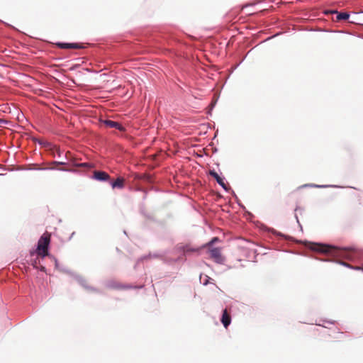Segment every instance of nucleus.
I'll return each instance as SVG.
<instances>
[{"label":"nucleus","mask_w":363,"mask_h":363,"mask_svg":"<svg viewBox=\"0 0 363 363\" xmlns=\"http://www.w3.org/2000/svg\"><path fill=\"white\" fill-rule=\"evenodd\" d=\"M218 241V238H213L207 245H212L213 244H214L216 242Z\"/></svg>","instance_id":"14"},{"label":"nucleus","mask_w":363,"mask_h":363,"mask_svg":"<svg viewBox=\"0 0 363 363\" xmlns=\"http://www.w3.org/2000/svg\"><path fill=\"white\" fill-rule=\"evenodd\" d=\"M106 127L108 128H113L119 130L120 131H125V128L118 122L111 121V120H104L101 121Z\"/></svg>","instance_id":"4"},{"label":"nucleus","mask_w":363,"mask_h":363,"mask_svg":"<svg viewBox=\"0 0 363 363\" xmlns=\"http://www.w3.org/2000/svg\"><path fill=\"white\" fill-rule=\"evenodd\" d=\"M7 121L4 119L0 118V127H2L4 124H6Z\"/></svg>","instance_id":"15"},{"label":"nucleus","mask_w":363,"mask_h":363,"mask_svg":"<svg viewBox=\"0 0 363 363\" xmlns=\"http://www.w3.org/2000/svg\"><path fill=\"white\" fill-rule=\"evenodd\" d=\"M93 178L98 181H107L109 179L110 176L103 171H94Z\"/></svg>","instance_id":"6"},{"label":"nucleus","mask_w":363,"mask_h":363,"mask_svg":"<svg viewBox=\"0 0 363 363\" xmlns=\"http://www.w3.org/2000/svg\"><path fill=\"white\" fill-rule=\"evenodd\" d=\"M50 241V235L45 233L40 238L38 242V254L44 257L48 255V245Z\"/></svg>","instance_id":"2"},{"label":"nucleus","mask_w":363,"mask_h":363,"mask_svg":"<svg viewBox=\"0 0 363 363\" xmlns=\"http://www.w3.org/2000/svg\"><path fill=\"white\" fill-rule=\"evenodd\" d=\"M54 164H66V163L63 162H54Z\"/></svg>","instance_id":"16"},{"label":"nucleus","mask_w":363,"mask_h":363,"mask_svg":"<svg viewBox=\"0 0 363 363\" xmlns=\"http://www.w3.org/2000/svg\"><path fill=\"white\" fill-rule=\"evenodd\" d=\"M111 287L116 289H130L131 286L128 285H123L120 283L113 282Z\"/></svg>","instance_id":"11"},{"label":"nucleus","mask_w":363,"mask_h":363,"mask_svg":"<svg viewBox=\"0 0 363 363\" xmlns=\"http://www.w3.org/2000/svg\"><path fill=\"white\" fill-rule=\"evenodd\" d=\"M190 251H194V250L186 249V250H185V252H186V253H188V252H190Z\"/></svg>","instance_id":"17"},{"label":"nucleus","mask_w":363,"mask_h":363,"mask_svg":"<svg viewBox=\"0 0 363 363\" xmlns=\"http://www.w3.org/2000/svg\"><path fill=\"white\" fill-rule=\"evenodd\" d=\"M309 248L311 249L312 250L318 252L330 254L333 256L340 255L341 254V252L342 251V249L336 247L333 245L316 243V242H310Z\"/></svg>","instance_id":"1"},{"label":"nucleus","mask_w":363,"mask_h":363,"mask_svg":"<svg viewBox=\"0 0 363 363\" xmlns=\"http://www.w3.org/2000/svg\"><path fill=\"white\" fill-rule=\"evenodd\" d=\"M77 158L73 159V166L74 167H92V165L89 163L84 162V163H77Z\"/></svg>","instance_id":"12"},{"label":"nucleus","mask_w":363,"mask_h":363,"mask_svg":"<svg viewBox=\"0 0 363 363\" xmlns=\"http://www.w3.org/2000/svg\"><path fill=\"white\" fill-rule=\"evenodd\" d=\"M209 174L212 176L225 190H228V184L225 183L224 179L221 178L215 170H210Z\"/></svg>","instance_id":"3"},{"label":"nucleus","mask_w":363,"mask_h":363,"mask_svg":"<svg viewBox=\"0 0 363 363\" xmlns=\"http://www.w3.org/2000/svg\"><path fill=\"white\" fill-rule=\"evenodd\" d=\"M124 179L122 177H118L116 181L111 183L112 188H118L122 189L124 186Z\"/></svg>","instance_id":"9"},{"label":"nucleus","mask_w":363,"mask_h":363,"mask_svg":"<svg viewBox=\"0 0 363 363\" xmlns=\"http://www.w3.org/2000/svg\"><path fill=\"white\" fill-rule=\"evenodd\" d=\"M66 157L68 158V159H70L71 161L73 162V159L74 158V157H72V155L70 152H67L66 153Z\"/></svg>","instance_id":"13"},{"label":"nucleus","mask_w":363,"mask_h":363,"mask_svg":"<svg viewBox=\"0 0 363 363\" xmlns=\"http://www.w3.org/2000/svg\"><path fill=\"white\" fill-rule=\"evenodd\" d=\"M57 47L62 49H81L83 46L79 43H57Z\"/></svg>","instance_id":"7"},{"label":"nucleus","mask_w":363,"mask_h":363,"mask_svg":"<svg viewBox=\"0 0 363 363\" xmlns=\"http://www.w3.org/2000/svg\"><path fill=\"white\" fill-rule=\"evenodd\" d=\"M209 254L210 257L215 259L217 262H221L223 259L221 255L220 250L218 247L210 249Z\"/></svg>","instance_id":"5"},{"label":"nucleus","mask_w":363,"mask_h":363,"mask_svg":"<svg viewBox=\"0 0 363 363\" xmlns=\"http://www.w3.org/2000/svg\"><path fill=\"white\" fill-rule=\"evenodd\" d=\"M221 323H223V326L227 328L228 325L231 323V317L229 313L228 312L227 309H225L223 312L222 318H221Z\"/></svg>","instance_id":"8"},{"label":"nucleus","mask_w":363,"mask_h":363,"mask_svg":"<svg viewBox=\"0 0 363 363\" xmlns=\"http://www.w3.org/2000/svg\"><path fill=\"white\" fill-rule=\"evenodd\" d=\"M333 13H335L337 14L336 20L337 21L342 20H347L350 17V15L347 13H338L337 11H333Z\"/></svg>","instance_id":"10"}]
</instances>
